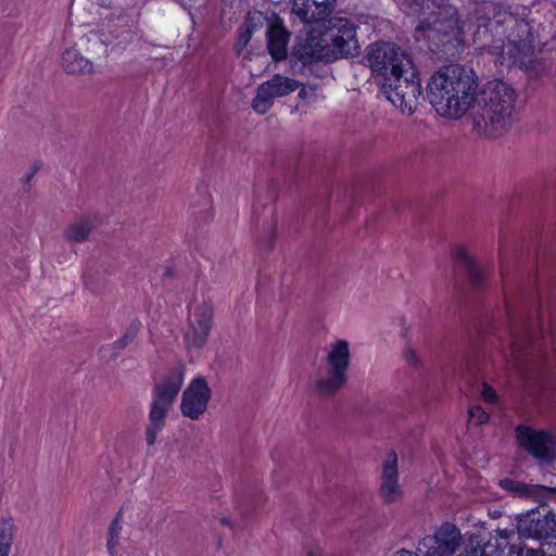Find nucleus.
Returning <instances> with one entry per match:
<instances>
[{
	"mask_svg": "<svg viewBox=\"0 0 556 556\" xmlns=\"http://www.w3.org/2000/svg\"><path fill=\"white\" fill-rule=\"evenodd\" d=\"M473 71L458 64L435 72L427 86L429 102L438 114L448 118L464 116L478 96Z\"/></svg>",
	"mask_w": 556,
	"mask_h": 556,
	"instance_id": "obj_1",
	"label": "nucleus"
},
{
	"mask_svg": "<svg viewBox=\"0 0 556 556\" xmlns=\"http://www.w3.org/2000/svg\"><path fill=\"white\" fill-rule=\"evenodd\" d=\"M356 27L346 18L329 22L325 30L313 29L294 48V55L304 63L332 61L352 56L358 51Z\"/></svg>",
	"mask_w": 556,
	"mask_h": 556,
	"instance_id": "obj_2",
	"label": "nucleus"
},
{
	"mask_svg": "<svg viewBox=\"0 0 556 556\" xmlns=\"http://www.w3.org/2000/svg\"><path fill=\"white\" fill-rule=\"evenodd\" d=\"M517 93L503 80L488 81L476 101L479 112L473 116V126L483 136L497 137L513 124L516 114Z\"/></svg>",
	"mask_w": 556,
	"mask_h": 556,
	"instance_id": "obj_3",
	"label": "nucleus"
},
{
	"mask_svg": "<svg viewBox=\"0 0 556 556\" xmlns=\"http://www.w3.org/2000/svg\"><path fill=\"white\" fill-rule=\"evenodd\" d=\"M502 27L505 39L501 45H493V53L500 56V62L507 65L525 66L531 62L536 49V29L533 22L518 18L511 13L498 14L490 27Z\"/></svg>",
	"mask_w": 556,
	"mask_h": 556,
	"instance_id": "obj_4",
	"label": "nucleus"
},
{
	"mask_svg": "<svg viewBox=\"0 0 556 556\" xmlns=\"http://www.w3.org/2000/svg\"><path fill=\"white\" fill-rule=\"evenodd\" d=\"M351 348L345 339H337L325 348L323 366L315 379V391L320 396H333L348 382L351 366Z\"/></svg>",
	"mask_w": 556,
	"mask_h": 556,
	"instance_id": "obj_5",
	"label": "nucleus"
},
{
	"mask_svg": "<svg viewBox=\"0 0 556 556\" xmlns=\"http://www.w3.org/2000/svg\"><path fill=\"white\" fill-rule=\"evenodd\" d=\"M184 370L177 368L168 372L152 391L148 425L144 437L147 444L153 446L163 431L166 417L184 384Z\"/></svg>",
	"mask_w": 556,
	"mask_h": 556,
	"instance_id": "obj_6",
	"label": "nucleus"
},
{
	"mask_svg": "<svg viewBox=\"0 0 556 556\" xmlns=\"http://www.w3.org/2000/svg\"><path fill=\"white\" fill-rule=\"evenodd\" d=\"M365 59L379 85L390 81V79L394 80V77L401 73H413L414 64L410 56L394 43L370 45Z\"/></svg>",
	"mask_w": 556,
	"mask_h": 556,
	"instance_id": "obj_7",
	"label": "nucleus"
},
{
	"mask_svg": "<svg viewBox=\"0 0 556 556\" xmlns=\"http://www.w3.org/2000/svg\"><path fill=\"white\" fill-rule=\"evenodd\" d=\"M382 93L403 114L412 115L418 105L421 85L418 74L413 66V73H401L390 81L380 85Z\"/></svg>",
	"mask_w": 556,
	"mask_h": 556,
	"instance_id": "obj_8",
	"label": "nucleus"
},
{
	"mask_svg": "<svg viewBox=\"0 0 556 556\" xmlns=\"http://www.w3.org/2000/svg\"><path fill=\"white\" fill-rule=\"evenodd\" d=\"M462 543L459 529L452 522H444L433 534L422 538L417 549L422 556H454Z\"/></svg>",
	"mask_w": 556,
	"mask_h": 556,
	"instance_id": "obj_9",
	"label": "nucleus"
},
{
	"mask_svg": "<svg viewBox=\"0 0 556 556\" xmlns=\"http://www.w3.org/2000/svg\"><path fill=\"white\" fill-rule=\"evenodd\" d=\"M214 308L208 301L194 303L189 309L188 329L185 343L188 349H201L207 341L213 327Z\"/></svg>",
	"mask_w": 556,
	"mask_h": 556,
	"instance_id": "obj_10",
	"label": "nucleus"
},
{
	"mask_svg": "<svg viewBox=\"0 0 556 556\" xmlns=\"http://www.w3.org/2000/svg\"><path fill=\"white\" fill-rule=\"evenodd\" d=\"M517 442L529 454L542 462H549L556 454V441L551 432L519 425L515 429Z\"/></svg>",
	"mask_w": 556,
	"mask_h": 556,
	"instance_id": "obj_11",
	"label": "nucleus"
},
{
	"mask_svg": "<svg viewBox=\"0 0 556 556\" xmlns=\"http://www.w3.org/2000/svg\"><path fill=\"white\" fill-rule=\"evenodd\" d=\"M298 88L299 81L277 74L258 86L252 109L257 114H265L273 106L275 98L288 96Z\"/></svg>",
	"mask_w": 556,
	"mask_h": 556,
	"instance_id": "obj_12",
	"label": "nucleus"
},
{
	"mask_svg": "<svg viewBox=\"0 0 556 556\" xmlns=\"http://www.w3.org/2000/svg\"><path fill=\"white\" fill-rule=\"evenodd\" d=\"M211 397L212 391L206 380L202 377L192 379L181 395L182 416L199 420L206 412Z\"/></svg>",
	"mask_w": 556,
	"mask_h": 556,
	"instance_id": "obj_13",
	"label": "nucleus"
},
{
	"mask_svg": "<svg viewBox=\"0 0 556 556\" xmlns=\"http://www.w3.org/2000/svg\"><path fill=\"white\" fill-rule=\"evenodd\" d=\"M518 532L522 536L533 539H547L556 536V513L548 510L545 514L531 510L518 521Z\"/></svg>",
	"mask_w": 556,
	"mask_h": 556,
	"instance_id": "obj_14",
	"label": "nucleus"
},
{
	"mask_svg": "<svg viewBox=\"0 0 556 556\" xmlns=\"http://www.w3.org/2000/svg\"><path fill=\"white\" fill-rule=\"evenodd\" d=\"M337 0H292V14L305 24L326 20Z\"/></svg>",
	"mask_w": 556,
	"mask_h": 556,
	"instance_id": "obj_15",
	"label": "nucleus"
},
{
	"mask_svg": "<svg viewBox=\"0 0 556 556\" xmlns=\"http://www.w3.org/2000/svg\"><path fill=\"white\" fill-rule=\"evenodd\" d=\"M500 485L517 496L532 498L541 505H548L552 502H556V489L554 488L528 484L513 479H503Z\"/></svg>",
	"mask_w": 556,
	"mask_h": 556,
	"instance_id": "obj_16",
	"label": "nucleus"
},
{
	"mask_svg": "<svg viewBox=\"0 0 556 556\" xmlns=\"http://www.w3.org/2000/svg\"><path fill=\"white\" fill-rule=\"evenodd\" d=\"M380 493L388 503L397 501L402 495L399 483L397 456L394 452H390L383 460Z\"/></svg>",
	"mask_w": 556,
	"mask_h": 556,
	"instance_id": "obj_17",
	"label": "nucleus"
},
{
	"mask_svg": "<svg viewBox=\"0 0 556 556\" xmlns=\"http://www.w3.org/2000/svg\"><path fill=\"white\" fill-rule=\"evenodd\" d=\"M289 37L290 34L280 24L270 25L267 30V48L274 60L281 61L287 58Z\"/></svg>",
	"mask_w": 556,
	"mask_h": 556,
	"instance_id": "obj_18",
	"label": "nucleus"
},
{
	"mask_svg": "<svg viewBox=\"0 0 556 556\" xmlns=\"http://www.w3.org/2000/svg\"><path fill=\"white\" fill-rule=\"evenodd\" d=\"M62 67L72 75H86L93 71V64L76 48H68L63 52Z\"/></svg>",
	"mask_w": 556,
	"mask_h": 556,
	"instance_id": "obj_19",
	"label": "nucleus"
},
{
	"mask_svg": "<svg viewBox=\"0 0 556 556\" xmlns=\"http://www.w3.org/2000/svg\"><path fill=\"white\" fill-rule=\"evenodd\" d=\"M97 226V217L93 215L83 216L71 223L64 230V238L68 242H84L88 239Z\"/></svg>",
	"mask_w": 556,
	"mask_h": 556,
	"instance_id": "obj_20",
	"label": "nucleus"
},
{
	"mask_svg": "<svg viewBox=\"0 0 556 556\" xmlns=\"http://www.w3.org/2000/svg\"><path fill=\"white\" fill-rule=\"evenodd\" d=\"M522 349L523 341L516 333H511L507 342L502 344L500 355L507 369H515L519 366V357Z\"/></svg>",
	"mask_w": 556,
	"mask_h": 556,
	"instance_id": "obj_21",
	"label": "nucleus"
},
{
	"mask_svg": "<svg viewBox=\"0 0 556 556\" xmlns=\"http://www.w3.org/2000/svg\"><path fill=\"white\" fill-rule=\"evenodd\" d=\"M16 527L11 517L0 519V556H11Z\"/></svg>",
	"mask_w": 556,
	"mask_h": 556,
	"instance_id": "obj_22",
	"label": "nucleus"
},
{
	"mask_svg": "<svg viewBox=\"0 0 556 556\" xmlns=\"http://www.w3.org/2000/svg\"><path fill=\"white\" fill-rule=\"evenodd\" d=\"M122 529V517L121 514H118L111 522L108 531L106 549L110 556H116L118 552V547L121 545Z\"/></svg>",
	"mask_w": 556,
	"mask_h": 556,
	"instance_id": "obj_23",
	"label": "nucleus"
},
{
	"mask_svg": "<svg viewBox=\"0 0 556 556\" xmlns=\"http://www.w3.org/2000/svg\"><path fill=\"white\" fill-rule=\"evenodd\" d=\"M488 548H492V546H481L479 544L469 543L465 549L459 554V556H492Z\"/></svg>",
	"mask_w": 556,
	"mask_h": 556,
	"instance_id": "obj_24",
	"label": "nucleus"
},
{
	"mask_svg": "<svg viewBox=\"0 0 556 556\" xmlns=\"http://www.w3.org/2000/svg\"><path fill=\"white\" fill-rule=\"evenodd\" d=\"M469 419L477 425H483L488 422L489 414L485 413L480 406H475L469 409Z\"/></svg>",
	"mask_w": 556,
	"mask_h": 556,
	"instance_id": "obj_25",
	"label": "nucleus"
},
{
	"mask_svg": "<svg viewBox=\"0 0 556 556\" xmlns=\"http://www.w3.org/2000/svg\"><path fill=\"white\" fill-rule=\"evenodd\" d=\"M454 255L457 260L462 261L464 264H466L471 269L472 275L475 274L473 261L465 248H463V247L455 248Z\"/></svg>",
	"mask_w": 556,
	"mask_h": 556,
	"instance_id": "obj_26",
	"label": "nucleus"
},
{
	"mask_svg": "<svg viewBox=\"0 0 556 556\" xmlns=\"http://www.w3.org/2000/svg\"><path fill=\"white\" fill-rule=\"evenodd\" d=\"M252 37V31L249 26L241 27L239 29L237 49L241 51L250 41Z\"/></svg>",
	"mask_w": 556,
	"mask_h": 556,
	"instance_id": "obj_27",
	"label": "nucleus"
},
{
	"mask_svg": "<svg viewBox=\"0 0 556 556\" xmlns=\"http://www.w3.org/2000/svg\"><path fill=\"white\" fill-rule=\"evenodd\" d=\"M481 396L488 403H494L497 399L495 390L488 384H483Z\"/></svg>",
	"mask_w": 556,
	"mask_h": 556,
	"instance_id": "obj_28",
	"label": "nucleus"
},
{
	"mask_svg": "<svg viewBox=\"0 0 556 556\" xmlns=\"http://www.w3.org/2000/svg\"><path fill=\"white\" fill-rule=\"evenodd\" d=\"M404 357L410 365H417L419 363L418 355L413 349H407L404 353Z\"/></svg>",
	"mask_w": 556,
	"mask_h": 556,
	"instance_id": "obj_29",
	"label": "nucleus"
},
{
	"mask_svg": "<svg viewBox=\"0 0 556 556\" xmlns=\"http://www.w3.org/2000/svg\"><path fill=\"white\" fill-rule=\"evenodd\" d=\"M446 14H448L451 17L448 18V27H454L457 24V21L453 18V16L456 13V10L452 7H448L446 10Z\"/></svg>",
	"mask_w": 556,
	"mask_h": 556,
	"instance_id": "obj_30",
	"label": "nucleus"
},
{
	"mask_svg": "<svg viewBox=\"0 0 556 556\" xmlns=\"http://www.w3.org/2000/svg\"><path fill=\"white\" fill-rule=\"evenodd\" d=\"M137 333V329H130L127 331V333L124 337L125 341H131ZM127 344V342L124 343V345Z\"/></svg>",
	"mask_w": 556,
	"mask_h": 556,
	"instance_id": "obj_31",
	"label": "nucleus"
},
{
	"mask_svg": "<svg viewBox=\"0 0 556 556\" xmlns=\"http://www.w3.org/2000/svg\"><path fill=\"white\" fill-rule=\"evenodd\" d=\"M394 556H418L416 553L407 551V549H401L394 554Z\"/></svg>",
	"mask_w": 556,
	"mask_h": 556,
	"instance_id": "obj_32",
	"label": "nucleus"
},
{
	"mask_svg": "<svg viewBox=\"0 0 556 556\" xmlns=\"http://www.w3.org/2000/svg\"><path fill=\"white\" fill-rule=\"evenodd\" d=\"M527 556H544L541 552L539 551H530Z\"/></svg>",
	"mask_w": 556,
	"mask_h": 556,
	"instance_id": "obj_33",
	"label": "nucleus"
},
{
	"mask_svg": "<svg viewBox=\"0 0 556 556\" xmlns=\"http://www.w3.org/2000/svg\"><path fill=\"white\" fill-rule=\"evenodd\" d=\"M307 556H326V555L321 552H309L307 554Z\"/></svg>",
	"mask_w": 556,
	"mask_h": 556,
	"instance_id": "obj_34",
	"label": "nucleus"
},
{
	"mask_svg": "<svg viewBox=\"0 0 556 556\" xmlns=\"http://www.w3.org/2000/svg\"><path fill=\"white\" fill-rule=\"evenodd\" d=\"M435 14L438 15V17H437V18H434L433 23H437V22H438V20H439V15L441 14V12H438V13H435Z\"/></svg>",
	"mask_w": 556,
	"mask_h": 556,
	"instance_id": "obj_35",
	"label": "nucleus"
},
{
	"mask_svg": "<svg viewBox=\"0 0 556 556\" xmlns=\"http://www.w3.org/2000/svg\"><path fill=\"white\" fill-rule=\"evenodd\" d=\"M146 556H148V555H146Z\"/></svg>",
	"mask_w": 556,
	"mask_h": 556,
	"instance_id": "obj_36",
	"label": "nucleus"
}]
</instances>
